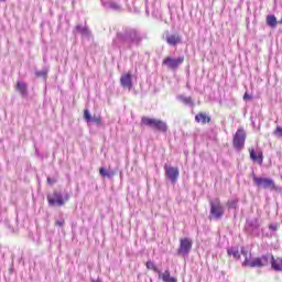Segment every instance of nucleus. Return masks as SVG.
I'll return each mask as SVG.
<instances>
[{"label": "nucleus", "mask_w": 282, "mask_h": 282, "mask_svg": "<svg viewBox=\"0 0 282 282\" xmlns=\"http://www.w3.org/2000/svg\"><path fill=\"white\" fill-rule=\"evenodd\" d=\"M237 206V200L229 202V208H235Z\"/></svg>", "instance_id": "72a5a7b5"}, {"label": "nucleus", "mask_w": 282, "mask_h": 282, "mask_svg": "<svg viewBox=\"0 0 282 282\" xmlns=\"http://www.w3.org/2000/svg\"><path fill=\"white\" fill-rule=\"evenodd\" d=\"M245 230L251 237H259L261 235V223L259 218L248 219Z\"/></svg>", "instance_id": "39448f33"}, {"label": "nucleus", "mask_w": 282, "mask_h": 282, "mask_svg": "<svg viewBox=\"0 0 282 282\" xmlns=\"http://www.w3.org/2000/svg\"><path fill=\"white\" fill-rule=\"evenodd\" d=\"M159 279H162L163 282H177L176 278L171 276V271L165 270L163 273L162 271L158 272Z\"/></svg>", "instance_id": "f3484780"}, {"label": "nucleus", "mask_w": 282, "mask_h": 282, "mask_svg": "<svg viewBox=\"0 0 282 282\" xmlns=\"http://www.w3.org/2000/svg\"><path fill=\"white\" fill-rule=\"evenodd\" d=\"M273 135H275L276 138H282V127L281 126H276L275 130L273 131Z\"/></svg>", "instance_id": "bb28decb"}, {"label": "nucleus", "mask_w": 282, "mask_h": 282, "mask_svg": "<svg viewBox=\"0 0 282 282\" xmlns=\"http://www.w3.org/2000/svg\"><path fill=\"white\" fill-rule=\"evenodd\" d=\"M243 100H252V96L248 95V93H246L243 95Z\"/></svg>", "instance_id": "2f4dec72"}, {"label": "nucleus", "mask_w": 282, "mask_h": 282, "mask_svg": "<svg viewBox=\"0 0 282 282\" xmlns=\"http://www.w3.org/2000/svg\"><path fill=\"white\" fill-rule=\"evenodd\" d=\"M90 122H95V124H100L102 122V119L100 117H91Z\"/></svg>", "instance_id": "cd10ccee"}, {"label": "nucleus", "mask_w": 282, "mask_h": 282, "mask_svg": "<svg viewBox=\"0 0 282 282\" xmlns=\"http://www.w3.org/2000/svg\"><path fill=\"white\" fill-rule=\"evenodd\" d=\"M253 184L258 186V188H269V191H276V184H274V180L272 178H263L257 175H252Z\"/></svg>", "instance_id": "423d86ee"}, {"label": "nucleus", "mask_w": 282, "mask_h": 282, "mask_svg": "<svg viewBox=\"0 0 282 282\" xmlns=\"http://www.w3.org/2000/svg\"><path fill=\"white\" fill-rule=\"evenodd\" d=\"M80 34L82 36L89 37L91 36V31H89V28L87 25L78 24L76 25L74 30V34Z\"/></svg>", "instance_id": "4468645a"}, {"label": "nucleus", "mask_w": 282, "mask_h": 282, "mask_svg": "<svg viewBox=\"0 0 282 282\" xmlns=\"http://www.w3.org/2000/svg\"><path fill=\"white\" fill-rule=\"evenodd\" d=\"M269 263H271L272 270L282 272V258L274 259V256L270 254Z\"/></svg>", "instance_id": "2eb2a0df"}, {"label": "nucleus", "mask_w": 282, "mask_h": 282, "mask_svg": "<svg viewBox=\"0 0 282 282\" xmlns=\"http://www.w3.org/2000/svg\"><path fill=\"white\" fill-rule=\"evenodd\" d=\"M249 153L252 162H259L260 164H263V152L257 153L254 149H250Z\"/></svg>", "instance_id": "a211bd4d"}, {"label": "nucleus", "mask_w": 282, "mask_h": 282, "mask_svg": "<svg viewBox=\"0 0 282 282\" xmlns=\"http://www.w3.org/2000/svg\"><path fill=\"white\" fill-rule=\"evenodd\" d=\"M195 120L200 124H208V122H210V117H208L206 112H200L195 116Z\"/></svg>", "instance_id": "6ab92c4d"}, {"label": "nucleus", "mask_w": 282, "mask_h": 282, "mask_svg": "<svg viewBox=\"0 0 282 282\" xmlns=\"http://www.w3.org/2000/svg\"><path fill=\"white\" fill-rule=\"evenodd\" d=\"M241 254L245 256V261L242 262L245 268H265V265L270 264V253L250 260L248 257V251H246V248L242 247Z\"/></svg>", "instance_id": "f03ea898"}, {"label": "nucleus", "mask_w": 282, "mask_h": 282, "mask_svg": "<svg viewBox=\"0 0 282 282\" xmlns=\"http://www.w3.org/2000/svg\"><path fill=\"white\" fill-rule=\"evenodd\" d=\"M193 249V240L191 238H182L180 240V248L177 250L178 254L186 257L188 252Z\"/></svg>", "instance_id": "1a4fd4ad"}, {"label": "nucleus", "mask_w": 282, "mask_h": 282, "mask_svg": "<svg viewBox=\"0 0 282 282\" xmlns=\"http://www.w3.org/2000/svg\"><path fill=\"white\" fill-rule=\"evenodd\" d=\"M210 206V215L216 219H221L224 217V205H221V200L219 198H214L209 200Z\"/></svg>", "instance_id": "0eeeda50"}, {"label": "nucleus", "mask_w": 282, "mask_h": 282, "mask_svg": "<svg viewBox=\"0 0 282 282\" xmlns=\"http://www.w3.org/2000/svg\"><path fill=\"white\" fill-rule=\"evenodd\" d=\"M35 76H37V78H47V68H43L42 70H36Z\"/></svg>", "instance_id": "393cba45"}, {"label": "nucleus", "mask_w": 282, "mask_h": 282, "mask_svg": "<svg viewBox=\"0 0 282 282\" xmlns=\"http://www.w3.org/2000/svg\"><path fill=\"white\" fill-rule=\"evenodd\" d=\"M107 8H110V10H115V11H118V10H120V4H118V3H116V2H109L108 4H107Z\"/></svg>", "instance_id": "a878e982"}, {"label": "nucleus", "mask_w": 282, "mask_h": 282, "mask_svg": "<svg viewBox=\"0 0 282 282\" xmlns=\"http://www.w3.org/2000/svg\"><path fill=\"white\" fill-rule=\"evenodd\" d=\"M55 225H57L59 228H63L65 226V219L59 218L55 221Z\"/></svg>", "instance_id": "c756f323"}, {"label": "nucleus", "mask_w": 282, "mask_h": 282, "mask_svg": "<svg viewBox=\"0 0 282 282\" xmlns=\"http://www.w3.org/2000/svg\"><path fill=\"white\" fill-rule=\"evenodd\" d=\"M17 91H19L22 98H28V84L24 82H18L15 86Z\"/></svg>", "instance_id": "dca6fc26"}, {"label": "nucleus", "mask_w": 282, "mask_h": 282, "mask_svg": "<svg viewBox=\"0 0 282 282\" xmlns=\"http://www.w3.org/2000/svg\"><path fill=\"white\" fill-rule=\"evenodd\" d=\"M47 184H56V180L52 178V177H47Z\"/></svg>", "instance_id": "473e14b6"}, {"label": "nucleus", "mask_w": 282, "mask_h": 282, "mask_svg": "<svg viewBox=\"0 0 282 282\" xmlns=\"http://www.w3.org/2000/svg\"><path fill=\"white\" fill-rule=\"evenodd\" d=\"M227 254L229 257H234L235 259H240L241 254H239V248L238 247H230L227 249Z\"/></svg>", "instance_id": "412c9836"}, {"label": "nucleus", "mask_w": 282, "mask_h": 282, "mask_svg": "<svg viewBox=\"0 0 282 282\" xmlns=\"http://www.w3.org/2000/svg\"><path fill=\"white\" fill-rule=\"evenodd\" d=\"M177 100L186 105L187 107H193V99L191 97H186L184 95L177 96Z\"/></svg>", "instance_id": "5701e85b"}, {"label": "nucleus", "mask_w": 282, "mask_h": 282, "mask_svg": "<svg viewBox=\"0 0 282 282\" xmlns=\"http://www.w3.org/2000/svg\"><path fill=\"white\" fill-rule=\"evenodd\" d=\"M267 25L273 30L279 25V21H276V17L274 14L267 15Z\"/></svg>", "instance_id": "aec40b11"}, {"label": "nucleus", "mask_w": 282, "mask_h": 282, "mask_svg": "<svg viewBox=\"0 0 282 282\" xmlns=\"http://www.w3.org/2000/svg\"><path fill=\"white\" fill-rule=\"evenodd\" d=\"M3 2H6V0H0V3H3Z\"/></svg>", "instance_id": "f704fd0d"}, {"label": "nucleus", "mask_w": 282, "mask_h": 282, "mask_svg": "<svg viewBox=\"0 0 282 282\" xmlns=\"http://www.w3.org/2000/svg\"><path fill=\"white\" fill-rule=\"evenodd\" d=\"M182 63H184V56H180L178 58L166 57L163 61V65H166L170 69H177Z\"/></svg>", "instance_id": "9b49d317"}, {"label": "nucleus", "mask_w": 282, "mask_h": 282, "mask_svg": "<svg viewBox=\"0 0 282 282\" xmlns=\"http://www.w3.org/2000/svg\"><path fill=\"white\" fill-rule=\"evenodd\" d=\"M165 41H166L167 45L175 47L176 45H180V43H182V36L177 33H174V34L166 33Z\"/></svg>", "instance_id": "f8f14e48"}, {"label": "nucleus", "mask_w": 282, "mask_h": 282, "mask_svg": "<svg viewBox=\"0 0 282 282\" xmlns=\"http://www.w3.org/2000/svg\"><path fill=\"white\" fill-rule=\"evenodd\" d=\"M84 118L85 120H87L88 122H91V115L89 113V110H85L84 111Z\"/></svg>", "instance_id": "c85d7f7f"}, {"label": "nucleus", "mask_w": 282, "mask_h": 282, "mask_svg": "<svg viewBox=\"0 0 282 282\" xmlns=\"http://www.w3.org/2000/svg\"><path fill=\"white\" fill-rule=\"evenodd\" d=\"M99 175H101V177H108V180H111V177L116 175V172L106 170L105 167H100Z\"/></svg>", "instance_id": "4be33fe9"}, {"label": "nucleus", "mask_w": 282, "mask_h": 282, "mask_svg": "<svg viewBox=\"0 0 282 282\" xmlns=\"http://www.w3.org/2000/svg\"><path fill=\"white\" fill-rule=\"evenodd\" d=\"M144 39H147V34L140 33V31L135 29H123L117 33L113 44L117 45V47H121V45H123L131 50V47H138Z\"/></svg>", "instance_id": "f257e3e1"}, {"label": "nucleus", "mask_w": 282, "mask_h": 282, "mask_svg": "<svg viewBox=\"0 0 282 282\" xmlns=\"http://www.w3.org/2000/svg\"><path fill=\"white\" fill-rule=\"evenodd\" d=\"M232 144L237 151H241V149L246 147V130L243 128H239L237 130V132L234 135Z\"/></svg>", "instance_id": "6e6552de"}, {"label": "nucleus", "mask_w": 282, "mask_h": 282, "mask_svg": "<svg viewBox=\"0 0 282 282\" xmlns=\"http://www.w3.org/2000/svg\"><path fill=\"white\" fill-rule=\"evenodd\" d=\"M165 177L172 182V184H177V180L180 178V169L165 165Z\"/></svg>", "instance_id": "9d476101"}, {"label": "nucleus", "mask_w": 282, "mask_h": 282, "mask_svg": "<svg viewBox=\"0 0 282 282\" xmlns=\"http://www.w3.org/2000/svg\"><path fill=\"white\" fill-rule=\"evenodd\" d=\"M141 124H144V127H149L150 129H154V131H160L161 133H166V131H169L166 122L160 119L142 117Z\"/></svg>", "instance_id": "7ed1b4c3"}, {"label": "nucleus", "mask_w": 282, "mask_h": 282, "mask_svg": "<svg viewBox=\"0 0 282 282\" xmlns=\"http://www.w3.org/2000/svg\"><path fill=\"white\" fill-rule=\"evenodd\" d=\"M120 83H121V87H123L124 89L131 90V88L133 87L131 74L128 73V74L122 75L120 78Z\"/></svg>", "instance_id": "ddd939ff"}, {"label": "nucleus", "mask_w": 282, "mask_h": 282, "mask_svg": "<svg viewBox=\"0 0 282 282\" xmlns=\"http://www.w3.org/2000/svg\"><path fill=\"white\" fill-rule=\"evenodd\" d=\"M278 228H279V227L276 226V224H271V225H269V229H271L272 232H276Z\"/></svg>", "instance_id": "7c9ffc66"}, {"label": "nucleus", "mask_w": 282, "mask_h": 282, "mask_svg": "<svg viewBox=\"0 0 282 282\" xmlns=\"http://www.w3.org/2000/svg\"><path fill=\"white\" fill-rule=\"evenodd\" d=\"M48 206H65L66 202H69V194L65 193L64 196L61 192H53L52 195L47 196Z\"/></svg>", "instance_id": "20e7f679"}, {"label": "nucleus", "mask_w": 282, "mask_h": 282, "mask_svg": "<svg viewBox=\"0 0 282 282\" xmlns=\"http://www.w3.org/2000/svg\"><path fill=\"white\" fill-rule=\"evenodd\" d=\"M148 270H153V272H156V274L160 272V269H158V267L155 265V263L151 260H149L147 263H145Z\"/></svg>", "instance_id": "b1692460"}]
</instances>
